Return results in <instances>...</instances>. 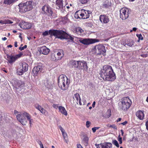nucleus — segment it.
I'll return each mask as SVG.
<instances>
[{
	"label": "nucleus",
	"instance_id": "obj_1",
	"mask_svg": "<svg viewBox=\"0 0 148 148\" xmlns=\"http://www.w3.org/2000/svg\"><path fill=\"white\" fill-rule=\"evenodd\" d=\"M99 74L105 81H113L116 78L112 67L109 65L104 66L100 71Z\"/></svg>",
	"mask_w": 148,
	"mask_h": 148
},
{
	"label": "nucleus",
	"instance_id": "obj_2",
	"mask_svg": "<svg viewBox=\"0 0 148 148\" xmlns=\"http://www.w3.org/2000/svg\"><path fill=\"white\" fill-rule=\"evenodd\" d=\"M33 1H28L22 3H20L18 5L19 12L25 13L32 10L33 8Z\"/></svg>",
	"mask_w": 148,
	"mask_h": 148
},
{
	"label": "nucleus",
	"instance_id": "obj_3",
	"mask_svg": "<svg viewBox=\"0 0 148 148\" xmlns=\"http://www.w3.org/2000/svg\"><path fill=\"white\" fill-rule=\"evenodd\" d=\"M58 82L59 87L62 90H65L69 84L70 80L65 75H62L58 77Z\"/></svg>",
	"mask_w": 148,
	"mask_h": 148
},
{
	"label": "nucleus",
	"instance_id": "obj_4",
	"mask_svg": "<svg viewBox=\"0 0 148 148\" xmlns=\"http://www.w3.org/2000/svg\"><path fill=\"white\" fill-rule=\"evenodd\" d=\"M91 13L92 12L89 10L82 9L77 11L75 16L76 18L87 19L89 17Z\"/></svg>",
	"mask_w": 148,
	"mask_h": 148
},
{
	"label": "nucleus",
	"instance_id": "obj_5",
	"mask_svg": "<svg viewBox=\"0 0 148 148\" xmlns=\"http://www.w3.org/2000/svg\"><path fill=\"white\" fill-rule=\"evenodd\" d=\"M121 105L120 106L121 110H126L130 108L132 104L131 100L128 97H124L121 99Z\"/></svg>",
	"mask_w": 148,
	"mask_h": 148
},
{
	"label": "nucleus",
	"instance_id": "obj_6",
	"mask_svg": "<svg viewBox=\"0 0 148 148\" xmlns=\"http://www.w3.org/2000/svg\"><path fill=\"white\" fill-rule=\"evenodd\" d=\"M49 33L51 36H56V38L62 39L65 32L62 30L50 29L49 30Z\"/></svg>",
	"mask_w": 148,
	"mask_h": 148
},
{
	"label": "nucleus",
	"instance_id": "obj_7",
	"mask_svg": "<svg viewBox=\"0 0 148 148\" xmlns=\"http://www.w3.org/2000/svg\"><path fill=\"white\" fill-rule=\"evenodd\" d=\"M23 55V53L22 52H20L19 54L15 55H7V60L10 64H12L14 62L18 59L21 57Z\"/></svg>",
	"mask_w": 148,
	"mask_h": 148
},
{
	"label": "nucleus",
	"instance_id": "obj_8",
	"mask_svg": "<svg viewBox=\"0 0 148 148\" xmlns=\"http://www.w3.org/2000/svg\"><path fill=\"white\" fill-rule=\"evenodd\" d=\"M130 10L126 8H122L119 11L120 17L123 20H125L129 17Z\"/></svg>",
	"mask_w": 148,
	"mask_h": 148
},
{
	"label": "nucleus",
	"instance_id": "obj_9",
	"mask_svg": "<svg viewBox=\"0 0 148 148\" xmlns=\"http://www.w3.org/2000/svg\"><path fill=\"white\" fill-rule=\"evenodd\" d=\"M96 50V53L98 52V54L99 55H103L104 56L106 55V50L105 47L102 45H98L96 46L94 48Z\"/></svg>",
	"mask_w": 148,
	"mask_h": 148
},
{
	"label": "nucleus",
	"instance_id": "obj_10",
	"mask_svg": "<svg viewBox=\"0 0 148 148\" xmlns=\"http://www.w3.org/2000/svg\"><path fill=\"white\" fill-rule=\"evenodd\" d=\"M28 66L27 64L25 62L20 64L17 70L19 75H22L23 73L26 71L27 70Z\"/></svg>",
	"mask_w": 148,
	"mask_h": 148
},
{
	"label": "nucleus",
	"instance_id": "obj_11",
	"mask_svg": "<svg viewBox=\"0 0 148 148\" xmlns=\"http://www.w3.org/2000/svg\"><path fill=\"white\" fill-rule=\"evenodd\" d=\"M80 42L85 45H89L92 44L98 41L97 39L92 38H84L79 40Z\"/></svg>",
	"mask_w": 148,
	"mask_h": 148
},
{
	"label": "nucleus",
	"instance_id": "obj_12",
	"mask_svg": "<svg viewBox=\"0 0 148 148\" xmlns=\"http://www.w3.org/2000/svg\"><path fill=\"white\" fill-rule=\"evenodd\" d=\"M42 11L43 13L49 16H52L53 12L51 8L48 5H45L42 8Z\"/></svg>",
	"mask_w": 148,
	"mask_h": 148
},
{
	"label": "nucleus",
	"instance_id": "obj_13",
	"mask_svg": "<svg viewBox=\"0 0 148 148\" xmlns=\"http://www.w3.org/2000/svg\"><path fill=\"white\" fill-rule=\"evenodd\" d=\"M26 112H24L22 114H18L16 115L17 120L23 125H25L27 122L25 116L24 114Z\"/></svg>",
	"mask_w": 148,
	"mask_h": 148
},
{
	"label": "nucleus",
	"instance_id": "obj_14",
	"mask_svg": "<svg viewBox=\"0 0 148 148\" xmlns=\"http://www.w3.org/2000/svg\"><path fill=\"white\" fill-rule=\"evenodd\" d=\"M78 69L79 70H87L88 69L87 63L84 61H78Z\"/></svg>",
	"mask_w": 148,
	"mask_h": 148
},
{
	"label": "nucleus",
	"instance_id": "obj_15",
	"mask_svg": "<svg viewBox=\"0 0 148 148\" xmlns=\"http://www.w3.org/2000/svg\"><path fill=\"white\" fill-rule=\"evenodd\" d=\"M97 148H112V144L110 143L105 142L100 144H95Z\"/></svg>",
	"mask_w": 148,
	"mask_h": 148
},
{
	"label": "nucleus",
	"instance_id": "obj_16",
	"mask_svg": "<svg viewBox=\"0 0 148 148\" xmlns=\"http://www.w3.org/2000/svg\"><path fill=\"white\" fill-rule=\"evenodd\" d=\"M20 27L24 29H30L32 27L31 24L30 23L25 22H22L19 24Z\"/></svg>",
	"mask_w": 148,
	"mask_h": 148
},
{
	"label": "nucleus",
	"instance_id": "obj_17",
	"mask_svg": "<svg viewBox=\"0 0 148 148\" xmlns=\"http://www.w3.org/2000/svg\"><path fill=\"white\" fill-rule=\"evenodd\" d=\"M99 20L100 21L103 23H107L109 21V19L108 16L104 14L100 15Z\"/></svg>",
	"mask_w": 148,
	"mask_h": 148
},
{
	"label": "nucleus",
	"instance_id": "obj_18",
	"mask_svg": "<svg viewBox=\"0 0 148 148\" xmlns=\"http://www.w3.org/2000/svg\"><path fill=\"white\" fill-rule=\"evenodd\" d=\"M56 8L58 9H60L62 10H63L64 8H65V6H63V0H56Z\"/></svg>",
	"mask_w": 148,
	"mask_h": 148
},
{
	"label": "nucleus",
	"instance_id": "obj_19",
	"mask_svg": "<svg viewBox=\"0 0 148 148\" xmlns=\"http://www.w3.org/2000/svg\"><path fill=\"white\" fill-rule=\"evenodd\" d=\"M35 107L43 114L46 115V114L48 113L43 108H42L40 105L37 103L34 104Z\"/></svg>",
	"mask_w": 148,
	"mask_h": 148
},
{
	"label": "nucleus",
	"instance_id": "obj_20",
	"mask_svg": "<svg viewBox=\"0 0 148 148\" xmlns=\"http://www.w3.org/2000/svg\"><path fill=\"white\" fill-rule=\"evenodd\" d=\"M40 50L42 54L45 55H47L50 51V49L45 46L41 47Z\"/></svg>",
	"mask_w": 148,
	"mask_h": 148
},
{
	"label": "nucleus",
	"instance_id": "obj_21",
	"mask_svg": "<svg viewBox=\"0 0 148 148\" xmlns=\"http://www.w3.org/2000/svg\"><path fill=\"white\" fill-rule=\"evenodd\" d=\"M136 115L138 119L141 120H143L144 117V111L139 110L136 112Z\"/></svg>",
	"mask_w": 148,
	"mask_h": 148
},
{
	"label": "nucleus",
	"instance_id": "obj_22",
	"mask_svg": "<svg viewBox=\"0 0 148 148\" xmlns=\"http://www.w3.org/2000/svg\"><path fill=\"white\" fill-rule=\"evenodd\" d=\"M42 66L39 65L34 67L33 69V73L34 74V75H36L39 71H41L42 70Z\"/></svg>",
	"mask_w": 148,
	"mask_h": 148
},
{
	"label": "nucleus",
	"instance_id": "obj_23",
	"mask_svg": "<svg viewBox=\"0 0 148 148\" xmlns=\"http://www.w3.org/2000/svg\"><path fill=\"white\" fill-rule=\"evenodd\" d=\"M64 51L62 49H59L57 53V60H60L64 56Z\"/></svg>",
	"mask_w": 148,
	"mask_h": 148
},
{
	"label": "nucleus",
	"instance_id": "obj_24",
	"mask_svg": "<svg viewBox=\"0 0 148 148\" xmlns=\"http://www.w3.org/2000/svg\"><path fill=\"white\" fill-rule=\"evenodd\" d=\"M73 31L78 34H80L84 32V31L81 27H75L73 29Z\"/></svg>",
	"mask_w": 148,
	"mask_h": 148
},
{
	"label": "nucleus",
	"instance_id": "obj_25",
	"mask_svg": "<svg viewBox=\"0 0 148 148\" xmlns=\"http://www.w3.org/2000/svg\"><path fill=\"white\" fill-rule=\"evenodd\" d=\"M58 109L60 112L62 114L65 116H67L68 114L65 108L62 106H59L58 107Z\"/></svg>",
	"mask_w": 148,
	"mask_h": 148
},
{
	"label": "nucleus",
	"instance_id": "obj_26",
	"mask_svg": "<svg viewBox=\"0 0 148 148\" xmlns=\"http://www.w3.org/2000/svg\"><path fill=\"white\" fill-rule=\"evenodd\" d=\"M70 64L72 68L78 69V61L73 60L70 62Z\"/></svg>",
	"mask_w": 148,
	"mask_h": 148
},
{
	"label": "nucleus",
	"instance_id": "obj_27",
	"mask_svg": "<svg viewBox=\"0 0 148 148\" xmlns=\"http://www.w3.org/2000/svg\"><path fill=\"white\" fill-rule=\"evenodd\" d=\"M111 3L108 0L106 1L103 2L102 5V7L105 8H109L110 5Z\"/></svg>",
	"mask_w": 148,
	"mask_h": 148
},
{
	"label": "nucleus",
	"instance_id": "obj_28",
	"mask_svg": "<svg viewBox=\"0 0 148 148\" xmlns=\"http://www.w3.org/2000/svg\"><path fill=\"white\" fill-rule=\"evenodd\" d=\"M24 114L27 118V120L29 121V123L30 124V125H31L32 124V122L33 121V120L31 119V115L27 113H25Z\"/></svg>",
	"mask_w": 148,
	"mask_h": 148
},
{
	"label": "nucleus",
	"instance_id": "obj_29",
	"mask_svg": "<svg viewBox=\"0 0 148 148\" xmlns=\"http://www.w3.org/2000/svg\"><path fill=\"white\" fill-rule=\"evenodd\" d=\"M89 138L88 136H84L82 140L83 142L86 146H87L88 144Z\"/></svg>",
	"mask_w": 148,
	"mask_h": 148
},
{
	"label": "nucleus",
	"instance_id": "obj_30",
	"mask_svg": "<svg viewBox=\"0 0 148 148\" xmlns=\"http://www.w3.org/2000/svg\"><path fill=\"white\" fill-rule=\"evenodd\" d=\"M73 98L74 100L76 101V102L77 104H78V102L79 101V99H81L78 93H76L74 95Z\"/></svg>",
	"mask_w": 148,
	"mask_h": 148
},
{
	"label": "nucleus",
	"instance_id": "obj_31",
	"mask_svg": "<svg viewBox=\"0 0 148 148\" xmlns=\"http://www.w3.org/2000/svg\"><path fill=\"white\" fill-rule=\"evenodd\" d=\"M111 111L110 109H108L104 114L103 116L106 118H109L111 115Z\"/></svg>",
	"mask_w": 148,
	"mask_h": 148
},
{
	"label": "nucleus",
	"instance_id": "obj_32",
	"mask_svg": "<svg viewBox=\"0 0 148 148\" xmlns=\"http://www.w3.org/2000/svg\"><path fill=\"white\" fill-rule=\"evenodd\" d=\"M17 0H4V3L5 4L10 5L16 1Z\"/></svg>",
	"mask_w": 148,
	"mask_h": 148
},
{
	"label": "nucleus",
	"instance_id": "obj_33",
	"mask_svg": "<svg viewBox=\"0 0 148 148\" xmlns=\"http://www.w3.org/2000/svg\"><path fill=\"white\" fill-rule=\"evenodd\" d=\"M17 85L19 87H23L25 86V83L21 81H19L17 82Z\"/></svg>",
	"mask_w": 148,
	"mask_h": 148
},
{
	"label": "nucleus",
	"instance_id": "obj_34",
	"mask_svg": "<svg viewBox=\"0 0 148 148\" xmlns=\"http://www.w3.org/2000/svg\"><path fill=\"white\" fill-rule=\"evenodd\" d=\"M79 103L80 105H84L86 104V102L85 99H83L81 101V99L79 100Z\"/></svg>",
	"mask_w": 148,
	"mask_h": 148
},
{
	"label": "nucleus",
	"instance_id": "obj_35",
	"mask_svg": "<svg viewBox=\"0 0 148 148\" xmlns=\"http://www.w3.org/2000/svg\"><path fill=\"white\" fill-rule=\"evenodd\" d=\"M51 60L53 61H57L59 60H57L58 58L57 56H56L55 54H52L51 55Z\"/></svg>",
	"mask_w": 148,
	"mask_h": 148
},
{
	"label": "nucleus",
	"instance_id": "obj_36",
	"mask_svg": "<svg viewBox=\"0 0 148 148\" xmlns=\"http://www.w3.org/2000/svg\"><path fill=\"white\" fill-rule=\"evenodd\" d=\"M134 42L133 41L129 40L127 41V45L129 46L132 47L134 45Z\"/></svg>",
	"mask_w": 148,
	"mask_h": 148
},
{
	"label": "nucleus",
	"instance_id": "obj_37",
	"mask_svg": "<svg viewBox=\"0 0 148 148\" xmlns=\"http://www.w3.org/2000/svg\"><path fill=\"white\" fill-rule=\"evenodd\" d=\"M112 143L114 145H115L117 147H119V145L116 140H113Z\"/></svg>",
	"mask_w": 148,
	"mask_h": 148
},
{
	"label": "nucleus",
	"instance_id": "obj_38",
	"mask_svg": "<svg viewBox=\"0 0 148 148\" xmlns=\"http://www.w3.org/2000/svg\"><path fill=\"white\" fill-rule=\"evenodd\" d=\"M44 84L45 86L48 88L50 86V82H49V80L48 79H47L46 80V82L44 83Z\"/></svg>",
	"mask_w": 148,
	"mask_h": 148
},
{
	"label": "nucleus",
	"instance_id": "obj_39",
	"mask_svg": "<svg viewBox=\"0 0 148 148\" xmlns=\"http://www.w3.org/2000/svg\"><path fill=\"white\" fill-rule=\"evenodd\" d=\"M70 35L66 33L65 32V34H64V35L63 36V39H68L69 38V36Z\"/></svg>",
	"mask_w": 148,
	"mask_h": 148
},
{
	"label": "nucleus",
	"instance_id": "obj_40",
	"mask_svg": "<svg viewBox=\"0 0 148 148\" xmlns=\"http://www.w3.org/2000/svg\"><path fill=\"white\" fill-rule=\"evenodd\" d=\"M136 36L138 37V41L139 42V40H143V38L142 36V35L141 34H137L136 35Z\"/></svg>",
	"mask_w": 148,
	"mask_h": 148
},
{
	"label": "nucleus",
	"instance_id": "obj_41",
	"mask_svg": "<svg viewBox=\"0 0 148 148\" xmlns=\"http://www.w3.org/2000/svg\"><path fill=\"white\" fill-rule=\"evenodd\" d=\"M89 0H80V2L82 4H85L87 3Z\"/></svg>",
	"mask_w": 148,
	"mask_h": 148
},
{
	"label": "nucleus",
	"instance_id": "obj_42",
	"mask_svg": "<svg viewBox=\"0 0 148 148\" xmlns=\"http://www.w3.org/2000/svg\"><path fill=\"white\" fill-rule=\"evenodd\" d=\"M118 140L120 144H121L122 143V138L120 137V135H119L118 137Z\"/></svg>",
	"mask_w": 148,
	"mask_h": 148
},
{
	"label": "nucleus",
	"instance_id": "obj_43",
	"mask_svg": "<svg viewBox=\"0 0 148 148\" xmlns=\"http://www.w3.org/2000/svg\"><path fill=\"white\" fill-rule=\"evenodd\" d=\"M27 47V46L26 45H25L23 47H20L19 48V49L21 51H22L24 49H26Z\"/></svg>",
	"mask_w": 148,
	"mask_h": 148
},
{
	"label": "nucleus",
	"instance_id": "obj_44",
	"mask_svg": "<svg viewBox=\"0 0 148 148\" xmlns=\"http://www.w3.org/2000/svg\"><path fill=\"white\" fill-rule=\"evenodd\" d=\"M5 24H12L13 23V22L9 20H5Z\"/></svg>",
	"mask_w": 148,
	"mask_h": 148
},
{
	"label": "nucleus",
	"instance_id": "obj_45",
	"mask_svg": "<svg viewBox=\"0 0 148 148\" xmlns=\"http://www.w3.org/2000/svg\"><path fill=\"white\" fill-rule=\"evenodd\" d=\"M49 31H45V32H44L42 33V35L43 36H47L49 34Z\"/></svg>",
	"mask_w": 148,
	"mask_h": 148
},
{
	"label": "nucleus",
	"instance_id": "obj_46",
	"mask_svg": "<svg viewBox=\"0 0 148 148\" xmlns=\"http://www.w3.org/2000/svg\"><path fill=\"white\" fill-rule=\"evenodd\" d=\"M110 127H112L115 129L116 130L117 129V127L116 125L114 124H112L111 125H110Z\"/></svg>",
	"mask_w": 148,
	"mask_h": 148
},
{
	"label": "nucleus",
	"instance_id": "obj_47",
	"mask_svg": "<svg viewBox=\"0 0 148 148\" xmlns=\"http://www.w3.org/2000/svg\"><path fill=\"white\" fill-rule=\"evenodd\" d=\"M121 44L123 45L124 46H125V45H127L126 41L125 40H123L121 41Z\"/></svg>",
	"mask_w": 148,
	"mask_h": 148
},
{
	"label": "nucleus",
	"instance_id": "obj_48",
	"mask_svg": "<svg viewBox=\"0 0 148 148\" xmlns=\"http://www.w3.org/2000/svg\"><path fill=\"white\" fill-rule=\"evenodd\" d=\"M91 124V123L90 121H87L86 122V125L87 127H90V124Z\"/></svg>",
	"mask_w": 148,
	"mask_h": 148
},
{
	"label": "nucleus",
	"instance_id": "obj_49",
	"mask_svg": "<svg viewBox=\"0 0 148 148\" xmlns=\"http://www.w3.org/2000/svg\"><path fill=\"white\" fill-rule=\"evenodd\" d=\"M62 135L63 136L64 138V139H65L67 137V133L66 132H64L62 134Z\"/></svg>",
	"mask_w": 148,
	"mask_h": 148
},
{
	"label": "nucleus",
	"instance_id": "obj_50",
	"mask_svg": "<svg viewBox=\"0 0 148 148\" xmlns=\"http://www.w3.org/2000/svg\"><path fill=\"white\" fill-rule=\"evenodd\" d=\"M68 39L70 40L71 41H73L74 40V38L71 36V35L69 36V38Z\"/></svg>",
	"mask_w": 148,
	"mask_h": 148
},
{
	"label": "nucleus",
	"instance_id": "obj_51",
	"mask_svg": "<svg viewBox=\"0 0 148 148\" xmlns=\"http://www.w3.org/2000/svg\"><path fill=\"white\" fill-rule=\"evenodd\" d=\"M53 108H56V109H57L58 108V107H59L58 106V105L56 104H53Z\"/></svg>",
	"mask_w": 148,
	"mask_h": 148
},
{
	"label": "nucleus",
	"instance_id": "obj_52",
	"mask_svg": "<svg viewBox=\"0 0 148 148\" xmlns=\"http://www.w3.org/2000/svg\"><path fill=\"white\" fill-rule=\"evenodd\" d=\"M77 148H83L80 144H77Z\"/></svg>",
	"mask_w": 148,
	"mask_h": 148
},
{
	"label": "nucleus",
	"instance_id": "obj_53",
	"mask_svg": "<svg viewBox=\"0 0 148 148\" xmlns=\"http://www.w3.org/2000/svg\"><path fill=\"white\" fill-rule=\"evenodd\" d=\"M19 113H20V112H18L17 110H14V114L15 115H16V114L17 115L18 114H19Z\"/></svg>",
	"mask_w": 148,
	"mask_h": 148
},
{
	"label": "nucleus",
	"instance_id": "obj_54",
	"mask_svg": "<svg viewBox=\"0 0 148 148\" xmlns=\"http://www.w3.org/2000/svg\"><path fill=\"white\" fill-rule=\"evenodd\" d=\"M0 23L1 24H5V20L4 21H2V20H1L0 21Z\"/></svg>",
	"mask_w": 148,
	"mask_h": 148
},
{
	"label": "nucleus",
	"instance_id": "obj_55",
	"mask_svg": "<svg viewBox=\"0 0 148 148\" xmlns=\"http://www.w3.org/2000/svg\"><path fill=\"white\" fill-rule=\"evenodd\" d=\"M127 123V121H125L124 122L121 123V124H122L123 125H125Z\"/></svg>",
	"mask_w": 148,
	"mask_h": 148
},
{
	"label": "nucleus",
	"instance_id": "obj_56",
	"mask_svg": "<svg viewBox=\"0 0 148 148\" xmlns=\"http://www.w3.org/2000/svg\"><path fill=\"white\" fill-rule=\"evenodd\" d=\"M38 143L40 145V147L43 146V145L41 141H39Z\"/></svg>",
	"mask_w": 148,
	"mask_h": 148
},
{
	"label": "nucleus",
	"instance_id": "obj_57",
	"mask_svg": "<svg viewBox=\"0 0 148 148\" xmlns=\"http://www.w3.org/2000/svg\"><path fill=\"white\" fill-rule=\"evenodd\" d=\"M145 125L146 126V129L147 130H148V121L146 122Z\"/></svg>",
	"mask_w": 148,
	"mask_h": 148
},
{
	"label": "nucleus",
	"instance_id": "obj_58",
	"mask_svg": "<svg viewBox=\"0 0 148 148\" xmlns=\"http://www.w3.org/2000/svg\"><path fill=\"white\" fill-rule=\"evenodd\" d=\"M92 132H93V133L95 132L96 130V129L95 128V127L92 128Z\"/></svg>",
	"mask_w": 148,
	"mask_h": 148
},
{
	"label": "nucleus",
	"instance_id": "obj_59",
	"mask_svg": "<svg viewBox=\"0 0 148 148\" xmlns=\"http://www.w3.org/2000/svg\"><path fill=\"white\" fill-rule=\"evenodd\" d=\"M14 45L15 47H17V41H15L14 42Z\"/></svg>",
	"mask_w": 148,
	"mask_h": 148
},
{
	"label": "nucleus",
	"instance_id": "obj_60",
	"mask_svg": "<svg viewBox=\"0 0 148 148\" xmlns=\"http://www.w3.org/2000/svg\"><path fill=\"white\" fill-rule=\"evenodd\" d=\"M60 131L62 132V134L65 132V130L63 128L62 129H61Z\"/></svg>",
	"mask_w": 148,
	"mask_h": 148
},
{
	"label": "nucleus",
	"instance_id": "obj_61",
	"mask_svg": "<svg viewBox=\"0 0 148 148\" xmlns=\"http://www.w3.org/2000/svg\"><path fill=\"white\" fill-rule=\"evenodd\" d=\"M121 120V118H119L118 119H117V120H116V122H118L119 121H120Z\"/></svg>",
	"mask_w": 148,
	"mask_h": 148
},
{
	"label": "nucleus",
	"instance_id": "obj_62",
	"mask_svg": "<svg viewBox=\"0 0 148 148\" xmlns=\"http://www.w3.org/2000/svg\"><path fill=\"white\" fill-rule=\"evenodd\" d=\"M95 103H96L95 101H94L93 102V103L92 104V105L93 107L94 108L95 107Z\"/></svg>",
	"mask_w": 148,
	"mask_h": 148
},
{
	"label": "nucleus",
	"instance_id": "obj_63",
	"mask_svg": "<svg viewBox=\"0 0 148 148\" xmlns=\"http://www.w3.org/2000/svg\"><path fill=\"white\" fill-rule=\"evenodd\" d=\"M2 40H3V41H5L6 40H7V38L6 37H4V38H2Z\"/></svg>",
	"mask_w": 148,
	"mask_h": 148
},
{
	"label": "nucleus",
	"instance_id": "obj_64",
	"mask_svg": "<svg viewBox=\"0 0 148 148\" xmlns=\"http://www.w3.org/2000/svg\"><path fill=\"white\" fill-rule=\"evenodd\" d=\"M121 135L122 136H123V134H124V132H123V130H121Z\"/></svg>",
	"mask_w": 148,
	"mask_h": 148
}]
</instances>
